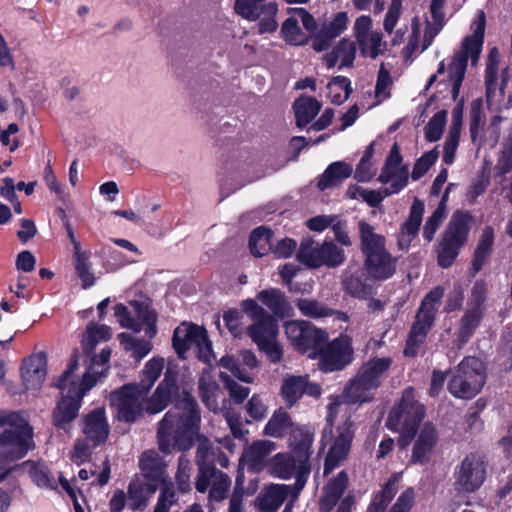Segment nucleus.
I'll list each match as a JSON object with an SVG mask.
<instances>
[{
	"label": "nucleus",
	"mask_w": 512,
	"mask_h": 512,
	"mask_svg": "<svg viewBox=\"0 0 512 512\" xmlns=\"http://www.w3.org/2000/svg\"><path fill=\"white\" fill-rule=\"evenodd\" d=\"M200 425L199 405L190 392L183 391L174 408L167 411L158 423L159 450L164 454H170L172 451H189L196 441L203 437Z\"/></svg>",
	"instance_id": "obj_1"
},
{
	"label": "nucleus",
	"mask_w": 512,
	"mask_h": 512,
	"mask_svg": "<svg viewBox=\"0 0 512 512\" xmlns=\"http://www.w3.org/2000/svg\"><path fill=\"white\" fill-rule=\"evenodd\" d=\"M179 393L178 372L167 368L162 381L153 394L146 400L138 395L132 384H124L111 392L110 401L117 411V419L125 423H135L144 412L153 415L165 410Z\"/></svg>",
	"instance_id": "obj_2"
},
{
	"label": "nucleus",
	"mask_w": 512,
	"mask_h": 512,
	"mask_svg": "<svg viewBox=\"0 0 512 512\" xmlns=\"http://www.w3.org/2000/svg\"><path fill=\"white\" fill-rule=\"evenodd\" d=\"M358 229L363 267L368 277L378 282L392 278L397 270L398 258L387 250L385 237L376 233L365 220L358 222Z\"/></svg>",
	"instance_id": "obj_3"
},
{
	"label": "nucleus",
	"mask_w": 512,
	"mask_h": 512,
	"mask_svg": "<svg viewBox=\"0 0 512 512\" xmlns=\"http://www.w3.org/2000/svg\"><path fill=\"white\" fill-rule=\"evenodd\" d=\"M391 357H372L362 363L356 374L344 388V396L349 404L370 403L377 390L387 377L392 366Z\"/></svg>",
	"instance_id": "obj_4"
},
{
	"label": "nucleus",
	"mask_w": 512,
	"mask_h": 512,
	"mask_svg": "<svg viewBox=\"0 0 512 512\" xmlns=\"http://www.w3.org/2000/svg\"><path fill=\"white\" fill-rule=\"evenodd\" d=\"M425 416V407L415 399L414 389L407 387L397 404L390 410L386 427L399 433L398 445L405 449L414 440Z\"/></svg>",
	"instance_id": "obj_5"
},
{
	"label": "nucleus",
	"mask_w": 512,
	"mask_h": 512,
	"mask_svg": "<svg viewBox=\"0 0 512 512\" xmlns=\"http://www.w3.org/2000/svg\"><path fill=\"white\" fill-rule=\"evenodd\" d=\"M486 28V16L481 10L471 24L472 34L466 36L462 42L461 50L457 51L452 58L448 68V77L452 82V98L456 100L460 93L465 73L467 70L468 59L475 64L481 54Z\"/></svg>",
	"instance_id": "obj_6"
},
{
	"label": "nucleus",
	"mask_w": 512,
	"mask_h": 512,
	"mask_svg": "<svg viewBox=\"0 0 512 512\" xmlns=\"http://www.w3.org/2000/svg\"><path fill=\"white\" fill-rule=\"evenodd\" d=\"M443 297L444 288L438 285L432 288L421 300L403 349V354L406 357H415L420 347L425 343L429 332L435 324L436 315Z\"/></svg>",
	"instance_id": "obj_7"
},
{
	"label": "nucleus",
	"mask_w": 512,
	"mask_h": 512,
	"mask_svg": "<svg viewBox=\"0 0 512 512\" xmlns=\"http://www.w3.org/2000/svg\"><path fill=\"white\" fill-rule=\"evenodd\" d=\"M473 217L468 211L453 213L436 248L437 264L443 269L451 267L467 244Z\"/></svg>",
	"instance_id": "obj_8"
},
{
	"label": "nucleus",
	"mask_w": 512,
	"mask_h": 512,
	"mask_svg": "<svg viewBox=\"0 0 512 512\" xmlns=\"http://www.w3.org/2000/svg\"><path fill=\"white\" fill-rule=\"evenodd\" d=\"M486 383L482 362L474 356L464 357L451 371L447 389L458 399L470 400L479 394Z\"/></svg>",
	"instance_id": "obj_9"
},
{
	"label": "nucleus",
	"mask_w": 512,
	"mask_h": 512,
	"mask_svg": "<svg viewBox=\"0 0 512 512\" xmlns=\"http://www.w3.org/2000/svg\"><path fill=\"white\" fill-rule=\"evenodd\" d=\"M309 358L317 360L322 373L343 371L354 361L352 338L341 333L331 341L325 340L315 352L309 353Z\"/></svg>",
	"instance_id": "obj_10"
},
{
	"label": "nucleus",
	"mask_w": 512,
	"mask_h": 512,
	"mask_svg": "<svg viewBox=\"0 0 512 512\" xmlns=\"http://www.w3.org/2000/svg\"><path fill=\"white\" fill-rule=\"evenodd\" d=\"M333 421V415L329 413L326 417L323 437L329 434L333 440L324 460L323 474L325 476L347 459L356 431L354 421L348 417L336 427V434L333 436Z\"/></svg>",
	"instance_id": "obj_11"
},
{
	"label": "nucleus",
	"mask_w": 512,
	"mask_h": 512,
	"mask_svg": "<svg viewBox=\"0 0 512 512\" xmlns=\"http://www.w3.org/2000/svg\"><path fill=\"white\" fill-rule=\"evenodd\" d=\"M34 448V429L28 421L0 433V463L16 462Z\"/></svg>",
	"instance_id": "obj_12"
},
{
	"label": "nucleus",
	"mask_w": 512,
	"mask_h": 512,
	"mask_svg": "<svg viewBox=\"0 0 512 512\" xmlns=\"http://www.w3.org/2000/svg\"><path fill=\"white\" fill-rule=\"evenodd\" d=\"M487 293L488 287L484 280L474 282L467 301V308L460 319L457 333L458 340L461 343H466L470 340L484 319Z\"/></svg>",
	"instance_id": "obj_13"
},
{
	"label": "nucleus",
	"mask_w": 512,
	"mask_h": 512,
	"mask_svg": "<svg viewBox=\"0 0 512 512\" xmlns=\"http://www.w3.org/2000/svg\"><path fill=\"white\" fill-rule=\"evenodd\" d=\"M241 310L253 321L247 327L246 334L256 345L276 338L278 334L276 318L260 306L256 300L244 299L241 302Z\"/></svg>",
	"instance_id": "obj_14"
},
{
	"label": "nucleus",
	"mask_w": 512,
	"mask_h": 512,
	"mask_svg": "<svg viewBox=\"0 0 512 512\" xmlns=\"http://www.w3.org/2000/svg\"><path fill=\"white\" fill-rule=\"evenodd\" d=\"M284 328L293 348L301 354L315 352L328 340L326 330L306 320H290L285 323Z\"/></svg>",
	"instance_id": "obj_15"
},
{
	"label": "nucleus",
	"mask_w": 512,
	"mask_h": 512,
	"mask_svg": "<svg viewBox=\"0 0 512 512\" xmlns=\"http://www.w3.org/2000/svg\"><path fill=\"white\" fill-rule=\"evenodd\" d=\"M234 10L246 20H258V32L260 34L273 33L278 28L276 21L278 5L276 2H267V0H235Z\"/></svg>",
	"instance_id": "obj_16"
},
{
	"label": "nucleus",
	"mask_w": 512,
	"mask_h": 512,
	"mask_svg": "<svg viewBox=\"0 0 512 512\" xmlns=\"http://www.w3.org/2000/svg\"><path fill=\"white\" fill-rule=\"evenodd\" d=\"M453 475L457 493H474L486 479V462L478 454L469 453L456 466Z\"/></svg>",
	"instance_id": "obj_17"
},
{
	"label": "nucleus",
	"mask_w": 512,
	"mask_h": 512,
	"mask_svg": "<svg viewBox=\"0 0 512 512\" xmlns=\"http://www.w3.org/2000/svg\"><path fill=\"white\" fill-rule=\"evenodd\" d=\"M349 485V476L345 470L328 480L319 498V512H332L339 503L336 512H352L356 504L355 496L350 492L342 498Z\"/></svg>",
	"instance_id": "obj_18"
},
{
	"label": "nucleus",
	"mask_w": 512,
	"mask_h": 512,
	"mask_svg": "<svg viewBox=\"0 0 512 512\" xmlns=\"http://www.w3.org/2000/svg\"><path fill=\"white\" fill-rule=\"evenodd\" d=\"M313 441L314 434L309 428L296 425L295 428L291 430L289 446L291 454L298 460L297 481L294 483V489L297 492L304 488L310 474L309 458L312 453L311 447Z\"/></svg>",
	"instance_id": "obj_19"
},
{
	"label": "nucleus",
	"mask_w": 512,
	"mask_h": 512,
	"mask_svg": "<svg viewBox=\"0 0 512 512\" xmlns=\"http://www.w3.org/2000/svg\"><path fill=\"white\" fill-rule=\"evenodd\" d=\"M230 486V477L216 466H202L195 482V488L200 493H205L210 487L208 498L214 502L225 500Z\"/></svg>",
	"instance_id": "obj_20"
},
{
	"label": "nucleus",
	"mask_w": 512,
	"mask_h": 512,
	"mask_svg": "<svg viewBox=\"0 0 512 512\" xmlns=\"http://www.w3.org/2000/svg\"><path fill=\"white\" fill-rule=\"evenodd\" d=\"M83 393H74L73 390H67L66 394H61L52 411L51 420L55 428L68 431L71 423L78 417L82 407Z\"/></svg>",
	"instance_id": "obj_21"
},
{
	"label": "nucleus",
	"mask_w": 512,
	"mask_h": 512,
	"mask_svg": "<svg viewBox=\"0 0 512 512\" xmlns=\"http://www.w3.org/2000/svg\"><path fill=\"white\" fill-rule=\"evenodd\" d=\"M81 431L94 448L105 444L110 434V425L105 407H97L84 414L80 422Z\"/></svg>",
	"instance_id": "obj_22"
},
{
	"label": "nucleus",
	"mask_w": 512,
	"mask_h": 512,
	"mask_svg": "<svg viewBox=\"0 0 512 512\" xmlns=\"http://www.w3.org/2000/svg\"><path fill=\"white\" fill-rule=\"evenodd\" d=\"M306 394L313 398L321 395V387L310 382L308 376L287 375L284 377L280 395L288 408L293 407Z\"/></svg>",
	"instance_id": "obj_23"
},
{
	"label": "nucleus",
	"mask_w": 512,
	"mask_h": 512,
	"mask_svg": "<svg viewBox=\"0 0 512 512\" xmlns=\"http://www.w3.org/2000/svg\"><path fill=\"white\" fill-rule=\"evenodd\" d=\"M20 375L27 390L40 389L47 375L46 354L39 352L24 358L20 367Z\"/></svg>",
	"instance_id": "obj_24"
},
{
	"label": "nucleus",
	"mask_w": 512,
	"mask_h": 512,
	"mask_svg": "<svg viewBox=\"0 0 512 512\" xmlns=\"http://www.w3.org/2000/svg\"><path fill=\"white\" fill-rule=\"evenodd\" d=\"M205 336V328L191 322H182L173 331L172 347L181 360L187 359V352Z\"/></svg>",
	"instance_id": "obj_25"
},
{
	"label": "nucleus",
	"mask_w": 512,
	"mask_h": 512,
	"mask_svg": "<svg viewBox=\"0 0 512 512\" xmlns=\"http://www.w3.org/2000/svg\"><path fill=\"white\" fill-rule=\"evenodd\" d=\"M438 430L431 422H426L421 428L412 448L411 462L427 464L438 442Z\"/></svg>",
	"instance_id": "obj_26"
},
{
	"label": "nucleus",
	"mask_w": 512,
	"mask_h": 512,
	"mask_svg": "<svg viewBox=\"0 0 512 512\" xmlns=\"http://www.w3.org/2000/svg\"><path fill=\"white\" fill-rule=\"evenodd\" d=\"M138 465L143 481L159 488L164 482L166 468L163 458L154 450H146L141 454Z\"/></svg>",
	"instance_id": "obj_27"
},
{
	"label": "nucleus",
	"mask_w": 512,
	"mask_h": 512,
	"mask_svg": "<svg viewBox=\"0 0 512 512\" xmlns=\"http://www.w3.org/2000/svg\"><path fill=\"white\" fill-rule=\"evenodd\" d=\"M256 299L265 305L274 318L284 319L293 316V309L284 292L277 288H268L257 293Z\"/></svg>",
	"instance_id": "obj_28"
},
{
	"label": "nucleus",
	"mask_w": 512,
	"mask_h": 512,
	"mask_svg": "<svg viewBox=\"0 0 512 512\" xmlns=\"http://www.w3.org/2000/svg\"><path fill=\"white\" fill-rule=\"evenodd\" d=\"M494 239L495 235L493 227L486 226L480 235L473 253L470 267V273L472 276L479 273L488 262L493 251Z\"/></svg>",
	"instance_id": "obj_29"
},
{
	"label": "nucleus",
	"mask_w": 512,
	"mask_h": 512,
	"mask_svg": "<svg viewBox=\"0 0 512 512\" xmlns=\"http://www.w3.org/2000/svg\"><path fill=\"white\" fill-rule=\"evenodd\" d=\"M158 488L154 484H148L141 479H133L128 485L127 497L129 508L132 511H142Z\"/></svg>",
	"instance_id": "obj_30"
},
{
	"label": "nucleus",
	"mask_w": 512,
	"mask_h": 512,
	"mask_svg": "<svg viewBox=\"0 0 512 512\" xmlns=\"http://www.w3.org/2000/svg\"><path fill=\"white\" fill-rule=\"evenodd\" d=\"M271 475L280 479H290L295 476L297 481L298 460L291 453H277L267 463Z\"/></svg>",
	"instance_id": "obj_31"
},
{
	"label": "nucleus",
	"mask_w": 512,
	"mask_h": 512,
	"mask_svg": "<svg viewBox=\"0 0 512 512\" xmlns=\"http://www.w3.org/2000/svg\"><path fill=\"white\" fill-rule=\"evenodd\" d=\"M292 491L290 485L271 484L267 486L260 500V510L263 512H277Z\"/></svg>",
	"instance_id": "obj_32"
},
{
	"label": "nucleus",
	"mask_w": 512,
	"mask_h": 512,
	"mask_svg": "<svg viewBox=\"0 0 512 512\" xmlns=\"http://www.w3.org/2000/svg\"><path fill=\"white\" fill-rule=\"evenodd\" d=\"M322 104L315 98L300 96L293 103L296 126L300 129L306 127L320 112Z\"/></svg>",
	"instance_id": "obj_33"
},
{
	"label": "nucleus",
	"mask_w": 512,
	"mask_h": 512,
	"mask_svg": "<svg viewBox=\"0 0 512 512\" xmlns=\"http://www.w3.org/2000/svg\"><path fill=\"white\" fill-rule=\"evenodd\" d=\"M352 173L351 165L342 161L333 162L328 165L321 175L317 187L319 190L324 191L340 184L343 180L349 178Z\"/></svg>",
	"instance_id": "obj_34"
},
{
	"label": "nucleus",
	"mask_w": 512,
	"mask_h": 512,
	"mask_svg": "<svg viewBox=\"0 0 512 512\" xmlns=\"http://www.w3.org/2000/svg\"><path fill=\"white\" fill-rule=\"evenodd\" d=\"M295 428L291 416L283 408L274 411L266 423L263 433L272 438H283L288 432Z\"/></svg>",
	"instance_id": "obj_35"
},
{
	"label": "nucleus",
	"mask_w": 512,
	"mask_h": 512,
	"mask_svg": "<svg viewBox=\"0 0 512 512\" xmlns=\"http://www.w3.org/2000/svg\"><path fill=\"white\" fill-rule=\"evenodd\" d=\"M273 231L266 226H258L254 228L248 239V247L250 253L254 257H263L272 250Z\"/></svg>",
	"instance_id": "obj_36"
},
{
	"label": "nucleus",
	"mask_w": 512,
	"mask_h": 512,
	"mask_svg": "<svg viewBox=\"0 0 512 512\" xmlns=\"http://www.w3.org/2000/svg\"><path fill=\"white\" fill-rule=\"evenodd\" d=\"M112 332L110 327L104 324H95L90 322L85 330V334L81 341L82 349L85 354H90L100 341H107L111 338Z\"/></svg>",
	"instance_id": "obj_37"
},
{
	"label": "nucleus",
	"mask_w": 512,
	"mask_h": 512,
	"mask_svg": "<svg viewBox=\"0 0 512 512\" xmlns=\"http://www.w3.org/2000/svg\"><path fill=\"white\" fill-rule=\"evenodd\" d=\"M29 466V476L33 483L40 488L57 490L58 486L55 482L50 469L44 465L32 460H26L21 463V467Z\"/></svg>",
	"instance_id": "obj_38"
},
{
	"label": "nucleus",
	"mask_w": 512,
	"mask_h": 512,
	"mask_svg": "<svg viewBox=\"0 0 512 512\" xmlns=\"http://www.w3.org/2000/svg\"><path fill=\"white\" fill-rule=\"evenodd\" d=\"M319 258L314 267H321L322 265H326L328 267H338L342 265L345 261V253L343 249L339 248L332 241H324L319 246Z\"/></svg>",
	"instance_id": "obj_39"
},
{
	"label": "nucleus",
	"mask_w": 512,
	"mask_h": 512,
	"mask_svg": "<svg viewBox=\"0 0 512 512\" xmlns=\"http://www.w3.org/2000/svg\"><path fill=\"white\" fill-rule=\"evenodd\" d=\"M295 304L300 313L308 318L320 319L332 316L335 313L332 308L315 299L299 298Z\"/></svg>",
	"instance_id": "obj_40"
},
{
	"label": "nucleus",
	"mask_w": 512,
	"mask_h": 512,
	"mask_svg": "<svg viewBox=\"0 0 512 512\" xmlns=\"http://www.w3.org/2000/svg\"><path fill=\"white\" fill-rule=\"evenodd\" d=\"M424 203L415 198L408 215L407 220L401 225V232L408 237H415L420 229L422 223V217L424 213Z\"/></svg>",
	"instance_id": "obj_41"
},
{
	"label": "nucleus",
	"mask_w": 512,
	"mask_h": 512,
	"mask_svg": "<svg viewBox=\"0 0 512 512\" xmlns=\"http://www.w3.org/2000/svg\"><path fill=\"white\" fill-rule=\"evenodd\" d=\"M327 87L331 102L336 105L344 103L352 93L351 81L345 76L333 77Z\"/></svg>",
	"instance_id": "obj_42"
},
{
	"label": "nucleus",
	"mask_w": 512,
	"mask_h": 512,
	"mask_svg": "<svg viewBox=\"0 0 512 512\" xmlns=\"http://www.w3.org/2000/svg\"><path fill=\"white\" fill-rule=\"evenodd\" d=\"M199 397L203 404L209 409L216 411L218 409L217 392L219 386L215 380L201 376L198 381Z\"/></svg>",
	"instance_id": "obj_43"
},
{
	"label": "nucleus",
	"mask_w": 512,
	"mask_h": 512,
	"mask_svg": "<svg viewBox=\"0 0 512 512\" xmlns=\"http://www.w3.org/2000/svg\"><path fill=\"white\" fill-rule=\"evenodd\" d=\"M118 339L125 349L133 352V357L137 360L143 359L152 350V344L144 339H137L127 333H120Z\"/></svg>",
	"instance_id": "obj_44"
},
{
	"label": "nucleus",
	"mask_w": 512,
	"mask_h": 512,
	"mask_svg": "<svg viewBox=\"0 0 512 512\" xmlns=\"http://www.w3.org/2000/svg\"><path fill=\"white\" fill-rule=\"evenodd\" d=\"M447 121V111L440 110L435 113L425 126V139L436 142L441 139Z\"/></svg>",
	"instance_id": "obj_45"
},
{
	"label": "nucleus",
	"mask_w": 512,
	"mask_h": 512,
	"mask_svg": "<svg viewBox=\"0 0 512 512\" xmlns=\"http://www.w3.org/2000/svg\"><path fill=\"white\" fill-rule=\"evenodd\" d=\"M343 285L349 295L359 299H367L372 292L371 286L360 275H351L344 280Z\"/></svg>",
	"instance_id": "obj_46"
},
{
	"label": "nucleus",
	"mask_w": 512,
	"mask_h": 512,
	"mask_svg": "<svg viewBox=\"0 0 512 512\" xmlns=\"http://www.w3.org/2000/svg\"><path fill=\"white\" fill-rule=\"evenodd\" d=\"M439 157L438 147H434L430 151L423 153V155L418 158L413 166V170L411 173V177L413 180H419L422 178L432 165L435 164Z\"/></svg>",
	"instance_id": "obj_47"
},
{
	"label": "nucleus",
	"mask_w": 512,
	"mask_h": 512,
	"mask_svg": "<svg viewBox=\"0 0 512 512\" xmlns=\"http://www.w3.org/2000/svg\"><path fill=\"white\" fill-rule=\"evenodd\" d=\"M219 378L228 390L229 396L236 404H241L248 397L250 389L234 381L227 373L220 372Z\"/></svg>",
	"instance_id": "obj_48"
},
{
	"label": "nucleus",
	"mask_w": 512,
	"mask_h": 512,
	"mask_svg": "<svg viewBox=\"0 0 512 512\" xmlns=\"http://www.w3.org/2000/svg\"><path fill=\"white\" fill-rule=\"evenodd\" d=\"M275 448L276 444L274 442L269 440H257L249 447L248 455L253 464H262Z\"/></svg>",
	"instance_id": "obj_49"
},
{
	"label": "nucleus",
	"mask_w": 512,
	"mask_h": 512,
	"mask_svg": "<svg viewBox=\"0 0 512 512\" xmlns=\"http://www.w3.org/2000/svg\"><path fill=\"white\" fill-rule=\"evenodd\" d=\"M319 247H314V241L311 238L304 239L300 243V247L297 252V259L309 268H315L314 265L317 263L319 258Z\"/></svg>",
	"instance_id": "obj_50"
},
{
	"label": "nucleus",
	"mask_w": 512,
	"mask_h": 512,
	"mask_svg": "<svg viewBox=\"0 0 512 512\" xmlns=\"http://www.w3.org/2000/svg\"><path fill=\"white\" fill-rule=\"evenodd\" d=\"M79 366V352L78 349H74L70 355V358L68 360L66 369L62 372L61 375H59L57 378L53 380L52 385L60 390L66 389L68 383L71 380L74 371Z\"/></svg>",
	"instance_id": "obj_51"
},
{
	"label": "nucleus",
	"mask_w": 512,
	"mask_h": 512,
	"mask_svg": "<svg viewBox=\"0 0 512 512\" xmlns=\"http://www.w3.org/2000/svg\"><path fill=\"white\" fill-rule=\"evenodd\" d=\"M281 33L284 39L291 44H302L303 41L301 29L298 20L294 17H288L282 24Z\"/></svg>",
	"instance_id": "obj_52"
},
{
	"label": "nucleus",
	"mask_w": 512,
	"mask_h": 512,
	"mask_svg": "<svg viewBox=\"0 0 512 512\" xmlns=\"http://www.w3.org/2000/svg\"><path fill=\"white\" fill-rule=\"evenodd\" d=\"M75 270H76V273H77L78 277L82 281V288L83 289H88V288H90L91 286L94 285L95 277L90 272V267H89L88 262L80 254H78L77 257H76Z\"/></svg>",
	"instance_id": "obj_53"
},
{
	"label": "nucleus",
	"mask_w": 512,
	"mask_h": 512,
	"mask_svg": "<svg viewBox=\"0 0 512 512\" xmlns=\"http://www.w3.org/2000/svg\"><path fill=\"white\" fill-rule=\"evenodd\" d=\"M420 28L417 17L412 21V32L407 45L403 48L402 55L405 62L412 61V57L419 46Z\"/></svg>",
	"instance_id": "obj_54"
},
{
	"label": "nucleus",
	"mask_w": 512,
	"mask_h": 512,
	"mask_svg": "<svg viewBox=\"0 0 512 512\" xmlns=\"http://www.w3.org/2000/svg\"><path fill=\"white\" fill-rule=\"evenodd\" d=\"M414 503L415 491L412 487H408L399 495L389 512H410Z\"/></svg>",
	"instance_id": "obj_55"
},
{
	"label": "nucleus",
	"mask_w": 512,
	"mask_h": 512,
	"mask_svg": "<svg viewBox=\"0 0 512 512\" xmlns=\"http://www.w3.org/2000/svg\"><path fill=\"white\" fill-rule=\"evenodd\" d=\"M198 446L196 451V463L198 465V472L202 466H216L213 460V452L211 447L204 436L198 440Z\"/></svg>",
	"instance_id": "obj_56"
},
{
	"label": "nucleus",
	"mask_w": 512,
	"mask_h": 512,
	"mask_svg": "<svg viewBox=\"0 0 512 512\" xmlns=\"http://www.w3.org/2000/svg\"><path fill=\"white\" fill-rule=\"evenodd\" d=\"M445 218V214L442 213V209H435L431 216L428 217L423 228V238L430 242L433 240L434 235L439 228L440 224Z\"/></svg>",
	"instance_id": "obj_57"
},
{
	"label": "nucleus",
	"mask_w": 512,
	"mask_h": 512,
	"mask_svg": "<svg viewBox=\"0 0 512 512\" xmlns=\"http://www.w3.org/2000/svg\"><path fill=\"white\" fill-rule=\"evenodd\" d=\"M176 501L175 491L171 486L164 485L161 490L154 507V512H169L171 506Z\"/></svg>",
	"instance_id": "obj_58"
},
{
	"label": "nucleus",
	"mask_w": 512,
	"mask_h": 512,
	"mask_svg": "<svg viewBox=\"0 0 512 512\" xmlns=\"http://www.w3.org/2000/svg\"><path fill=\"white\" fill-rule=\"evenodd\" d=\"M392 85V79L389 70H387L384 64H381L380 69L378 71L376 85H375V95L376 97L383 96L384 98L390 97V91L387 89Z\"/></svg>",
	"instance_id": "obj_59"
},
{
	"label": "nucleus",
	"mask_w": 512,
	"mask_h": 512,
	"mask_svg": "<svg viewBox=\"0 0 512 512\" xmlns=\"http://www.w3.org/2000/svg\"><path fill=\"white\" fill-rule=\"evenodd\" d=\"M257 347L267 356L271 363L277 364L282 360L283 350L275 339L260 343V345H257Z\"/></svg>",
	"instance_id": "obj_60"
},
{
	"label": "nucleus",
	"mask_w": 512,
	"mask_h": 512,
	"mask_svg": "<svg viewBox=\"0 0 512 512\" xmlns=\"http://www.w3.org/2000/svg\"><path fill=\"white\" fill-rule=\"evenodd\" d=\"M248 415L254 420H262L266 417L267 407L264 405L259 395L254 394L246 404Z\"/></svg>",
	"instance_id": "obj_61"
},
{
	"label": "nucleus",
	"mask_w": 512,
	"mask_h": 512,
	"mask_svg": "<svg viewBox=\"0 0 512 512\" xmlns=\"http://www.w3.org/2000/svg\"><path fill=\"white\" fill-rule=\"evenodd\" d=\"M195 346L197 348V358L201 362L210 365L214 358V353L212 348V342L210 341L206 330L203 339H199Z\"/></svg>",
	"instance_id": "obj_62"
},
{
	"label": "nucleus",
	"mask_w": 512,
	"mask_h": 512,
	"mask_svg": "<svg viewBox=\"0 0 512 512\" xmlns=\"http://www.w3.org/2000/svg\"><path fill=\"white\" fill-rule=\"evenodd\" d=\"M92 456V451L85 441L77 440L73 447V452L71 455V460L77 464L81 465L90 460Z\"/></svg>",
	"instance_id": "obj_63"
},
{
	"label": "nucleus",
	"mask_w": 512,
	"mask_h": 512,
	"mask_svg": "<svg viewBox=\"0 0 512 512\" xmlns=\"http://www.w3.org/2000/svg\"><path fill=\"white\" fill-rule=\"evenodd\" d=\"M297 248V243L292 238H284L277 242L274 248H272V253L276 258H289L295 252Z\"/></svg>",
	"instance_id": "obj_64"
}]
</instances>
